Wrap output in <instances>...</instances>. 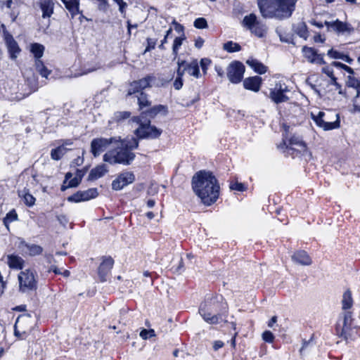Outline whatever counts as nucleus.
<instances>
[{"instance_id":"obj_1","label":"nucleus","mask_w":360,"mask_h":360,"mask_svg":"<svg viewBox=\"0 0 360 360\" xmlns=\"http://www.w3.org/2000/svg\"><path fill=\"white\" fill-rule=\"evenodd\" d=\"M192 188L201 202L210 205L219 197V186L217 179L210 172L200 171L192 178Z\"/></svg>"},{"instance_id":"obj_2","label":"nucleus","mask_w":360,"mask_h":360,"mask_svg":"<svg viewBox=\"0 0 360 360\" xmlns=\"http://www.w3.org/2000/svg\"><path fill=\"white\" fill-rule=\"evenodd\" d=\"M137 139L131 138L130 140H122L115 143L117 150H109L103 155V161L111 165L122 164L130 165L135 158V154L131 150L138 147Z\"/></svg>"},{"instance_id":"obj_3","label":"nucleus","mask_w":360,"mask_h":360,"mask_svg":"<svg viewBox=\"0 0 360 360\" xmlns=\"http://www.w3.org/2000/svg\"><path fill=\"white\" fill-rule=\"evenodd\" d=\"M264 18H287L291 16L297 0H257Z\"/></svg>"},{"instance_id":"obj_4","label":"nucleus","mask_w":360,"mask_h":360,"mask_svg":"<svg viewBox=\"0 0 360 360\" xmlns=\"http://www.w3.org/2000/svg\"><path fill=\"white\" fill-rule=\"evenodd\" d=\"M199 313L209 324H219L226 321L228 305L221 296H216L201 306Z\"/></svg>"},{"instance_id":"obj_5","label":"nucleus","mask_w":360,"mask_h":360,"mask_svg":"<svg viewBox=\"0 0 360 360\" xmlns=\"http://www.w3.org/2000/svg\"><path fill=\"white\" fill-rule=\"evenodd\" d=\"M353 314L351 311H342L339 316L336 323L337 333L347 340L352 336Z\"/></svg>"},{"instance_id":"obj_6","label":"nucleus","mask_w":360,"mask_h":360,"mask_svg":"<svg viewBox=\"0 0 360 360\" xmlns=\"http://www.w3.org/2000/svg\"><path fill=\"white\" fill-rule=\"evenodd\" d=\"M18 278L20 292L22 293H30L37 290V274L33 270L26 269L20 271Z\"/></svg>"},{"instance_id":"obj_7","label":"nucleus","mask_w":360,"mask_h":360,"mask_svg":"<svg viewBox=\"0 0 360 360\" xmlns=\"http://www.w3.org/2000/svg\"><path fill=\"white\" fill-rule=\"evenodd\" d=\"M120 141L119 136L106 138H96L91 142V152L96 158L99 156L110 144L115 145Z\"/></svg>"},{"instance_id":"obj_8","label":"nucleus","mask_w":360,"mask_h":360,"mask_svg":"<svg viewBox=\"0 0 360 360\" xmlns=\"http://www.w3.org/2000/svg\"><path fill=\"white\" fill-rule=\"evenodd\" d=\"M311 117L316 124L324 131H329L338 129L340 126L339 114L334 115V122H327L324 119V112L319 111L317 114L311 113Z\"/></svg>"},{"instance_id":"obj_9","label":"nucleus","mask_w":360,"mask_h":360,"mask_svg":"<svg viewBox=\"0 0 360 360\" xmlns=\"http://www.w3.org/2000/svg\"><path fill=\"white\" fill-rule=\"evenodd\" d=\"M161 130L150 124V121L141 122L139 127L135 130V134L139 139H155L160 136Z\"/></svg>"},{"instance_id":"obj_10","label":"nucleus","mask_w":360,"mask_h":360,"mask_svg":"<svg viewBox=\"0 0 360 360\" xmlns=\"http://www.w3.org/2000/svg\"><path fill=\"white\" fill-rule=\"evenodd\" d=\"M227 77L231 83L238 84L241 82L245 72L244 65L238 61L231 63L227 68Z\"/></svg>"},{"instance_id":"obj_11","label":"nucleus","mask_w":360,"mask_h":360,"mask_svg":"<svg viewBox=\"0 0 360 360\" xmlns=\"http://www.w3.org/2000/svg\"><path fill=\"white\" fill-rule=\"evenodd\" d=\"M324 25L327 27L328 32H334L337 34H350L354 32V28L350 24L338 19L333 21H325Z\"/></svg>"},{"instance_id":"obj_12","label":"nucleus","mask_w":360,"mask_h":360,"mask_svg":"<svg viewBox=\"0 0 360 360\" xmlns=\"http://www.w3.org/2000/svg\"><path fill=\"white\" fill-rule=\"evenodd\" d=\"M288 91V87L284 83L278 82L275 86L271 89L270 98L276 103L286 101L288 98L285 95V92Z\"/></svg>"},{"instance_id":"obj_13","label":"nucleus","mask_w":360,"mask_h":360,"mask_svg":"<svg viewBox=\"0 0 360 360\" xmlns=\"http://www.w3.org/2000/svg\"><path fill=\"white\" fill-rule=\"evenodd\" d=\"M98 195L97 188H92L86 191H77L75 194L69 196L68 200L69 202H79L82 201H87L91 199L95 198Z\"/></svg>"},{"instance_id":"obj_14","label":"nucleus","mask_w":360,"mask_h":360,"mask_svg":"<svg viewBox=\"0 0 360 360\" xmlns=\"http://www.w3.org/2000/svg\"><path fill=\"white\" fill-rule=\"evenodd\" d=\"M153 79V77L148 75L139 80L134 81L129 85L127 94L132 95L141 92L142 90L150 86V83Z\"/></svg>"},{"instance_id":"obj_15","label":"nucleus","mask_w":360,"mask_h":360,"mask_svg":"<svg viewBox=\"0 0 360 360\" xmlns=\"http://www.w3.org/2000/svg\"><path fill=\"white\" fill-rule=\"evenodd\" d=\"M135 180V176L132 172H123L118 176L112 183V189L119 191L124 186L133 183Z\"/></svg>"},{"instance_id":"obj_16","label":"nucleus","mask_w":360,"mask_h":360,"mask_svg":"<svg viewBox=\"0 0 360 360\" xmlns=\"http://www.w3.org/2000/svg\"><path fill=\"white\" fill-rule=\"evenodd\" d=\"M302 53L304 57L311 63L316 64H325L326 62L323 59L322 54H319L316 49L312 47L303 46Z\"/></svg>"},{"instance_id":"obj_17","label":"nucleus","mask_w":360,"mask_h":360,"mask_svg":"<svg viewBox=\"0 0 360 360\" xmlns=\"http://www.w3.org/2000/svg\"><path fill=\"white\" fill-rule=\"evenodd\" d=\"M114 260L110 257H105L103 259L98 270L101 281L104 282L107 280V276L112 268Z\"/></svg>"},{"instance_id":"obj_18","label":"nucleus","mask_w":360,"mask_h":360,"mask_svg":"<svg viewBox=\"0 0 360 360\" xmlns=\"http://www.w3.org/2000/svg\"><path fill=\"white\" fill-rule=\"evenodd\" d=\"M5 41L10 54V58L11 59H15L21 51L18 43L15 41L13 37L8 33H5Z\"/></svg>"},{"instance_id":"obj_19","label":"nucleus","mask_w":360,"mask_h":360,"mask_svg":"<svg viewBox=\"0 0 360 360\" xmlns=\"http://www.w3.org/2000/svg\"><path fill=\"white\" fill-rule=\"evenodd\" d=\"M18 247L22 254L30 256L40 255L43 250L41 246L34 244H28L25 241H21Z\"/></svg>"},{"instance_id":"obj_20","label":"nucleus","mask_w":360,"mask_h":360,"mask_svg":"<svg viewBox=\"0 0 360 360\" xmlns=\"http://www.w3.org/2000/svg\"><path fill=\"white\" fill-rule=\"evenodd\" d=\"M31 321V318L27 315L20 316L15 323V335H19L20 333H26L28 330L27 328H25V324L30 323Z\"/></svg>"},{"instance_id":"obj_21","label":"nucleus","mask_w":360,"mask_h":360,"mask_svg":"<svg viewBox=\"0 0 360 360\" xmlns=\"http://www.w3.org/2000/svg\"><path fill=\"white\" fill-rule=\"evenodd\" d=\"M262 84V78L259 76H255L246 78L243 81V86L246 89L253 91H258Z\"/></svg>"},{"instance_id":"obj_22","label":"nucleus","mask_w":360,"mask_h":360,"mask_svg":"<svg viewBox=\"0 0 360 360\" xmlns=\"http://www.w3.org/2000/svg\"><path fill=\"white\" fill-rule=\"evenodd\" d=\"M39 5L42 11L43 18H50L53 13L54 3L52 0H41Z\"/></svg>"},{"instance_id":"obj_23","label":"nucleus","mask_w":360,"mask_h":360,"mask_svg":"<svg viewBox=\"0 0 360 360\" xmlns=\"http://www.w3.org/2000/svg\"><path fill=\"white\" fill-rule=\"evenodd\" d=\"M84 174V172L77 169L75 176L72 178V174L68 172L65 176L64 184H66L68 181H69L68 187H76L80 184Z\"/></svg>"},{"instance_id":"obj_24","label":"nucleus","mask_w":360,"mask_h":360,"mask_svg":"<svg viewBox=\"0 0 360 360\" xmlns=\"http://www.w3.org/2000/svg\"><path fill=\"white\" fill-rule=\"evenodd\" d=\"M294 262L301 265L309 266L311 264V259L305 251H297L292 255Z\"/></svg>"},{"instance_id":"obj_25","label":"nucleus","mask_w":360,"mask_h":360,"mask_svg":"<svg viewBox=\"0 0 360 360\" xmlns=\"http://www.w3.org/2000/svg\"><path fill=\"white\" fill-rule=\"evenodd\" d=\"M307 151V146L304 143H298L297 146H286L284 153L287 155H291L293 158L301 154H304Z\"/></svg>"},{"instance_id":"obj_26","label":"nucleus","mask_w":360,"mask_h":360,"mask_svg":"<svg viewBox=\"0 0 360 360\" xmlns=\"http://www.w3.org/2000/svg\"><path fill=\"white\" fill-rule=\"evenodd\" d=\"M307 151V146L304 143H298L297 146H286L284 153L287 155H291L293 158L301 154H304Z\"/></svg>"},{"instance_id":"obj_27","label":"nucleus","mask_w":360,"mask_h":360,"mask_svg":"<svg viewBox=\"0 0 360 360\" xmlns=\"http://www.w3.org/2000/svg\"><path fill=\"white\" fill-rule=\"evenodd\" d=\"M7 264L8 266L13 269H22L25 261L22 258L15 255H8L7 256Z\"/></svg>"},{"instance_id":"obj_28","label":"nucleus","mask_w":360,"mask_h":360,"mask_svg":"<svg viewBox=\"0 0 360 360\" xmlns=\"http://www.w3.org/2000/svg\"><path fill=\"white\" fill-rule=\"evenodd\" d=\"M19 197L23 200L27 207H32L35 205L36 198L30 193L29 190L24 188L18 191Z\"/></svg>"},{"instance_id":"obj_29","label":"nucleus","mask_w":360,"mask_h":360,"mask_svg":"<svg viewBox=\"0 0 360 360\" xmlns=\"http://www.w3.org/2000/svg\"><path fill=\"white\" fill-rule=\"evenodd\" d=\"M108 169L105 165H100L92 169L89 174L88 179L90 181L96 180L103 176Z\"/></svg>"},{"instance_id":"obj_30","label":"nucleus","mask_w":360,"mask_h":360,"mask_svg":"<svg viewBox=\"0 0 360 360\" xmlns=\"http://www.w3.org/2000/svg\"><path fill=\"white\" fill-rule=\"evenodd\" d=\"M72 17L79 13V0H61Z\"/></svg>"},{"instance_id":"obj_31","label":"nucleus","mask_w":360,"mask_h":360,"mask_svg":"<svg viewBox=\"0 0 360 360\" xmlns=\"http://www.w3.org/2000/svg\"><path fill=\"white\" fill-rule=\"evenodd\" d=\"M353 298L352 295V292L349 290H347L343 295L342 299V311H350V309L353 306Z\"/></svg>"},{"instance_id":"obj_32","label":"nucleus","mask_w":360,"mask_h":360,"mask_svg":"<svg viewBox=\"0 0 360 360\" xmlns=\"http://www.w3.org/2000/svg\"><path fill=\"white\" fill-rule=\"evenodd\" d=\"M246 63L254 70L255 72L262 75L267 71V68L262 63L254 58H250Z\"/></svg>"},{"instance_id":"obj_33","label":"nucleus","mask_w":360,"mask_h":360,"mask_svg":"<svg viewBox=\"0 0 360 360\" xmlns=\"http://www.w3.org/2000/svg\"><path fill=\"white\" fill-rule=\"evenodd\" d=\"M186 72L191 76L199 78L200 77V72L199 69V65L197 60H193L191 63L186 64Z\"/></svg>"},{"instance_id":"obj_34","label":"nucleus","mask_w":360,"mask_h":360,"mask_svg":"<svg viewBox=\"0 0 360 360\" xmlns=\"http://www.w3.org/2000/svg\"><path fill=\"white\" fill-rule=\"evenodd\" d=\"M295 32L300 37L307 39L309 37V32L307 27L304 22H300L294 27Z\"/></svg>"},{"instance_id":"obj_35","label":"nucleus","mask_w":360,"mask_h":360,"mask_svg":"<svg viewBox=\"0 0 360 360\" xmlns=\"http://www.w3.org/2000/svg\"><path fill=\"white\" fill-rule=\"evenodd\" d=\"M30 51L33 53L36 60H39L43 56L44 46L38 43L32 44L30 46Z\"/></svg>"},{"instance_id":"obj_36","label":"nucleus","mask_w":360,"mask_h":360,"mask_svg":"<svg viewBox=\"0 0 360 360\" xmlns=\"http://www.w3.org/2000/svg\"><path fill=\"white\" fill-rule=\"evenodd\" d=\"M68 148L64 146H59L51 151V157L54 160H59L67 152Z\"/></svg>"},{"instance_id":"obj_37","label":"nucleus","mask_w":360,"mask_h":360,"mask_svg":"<svg viewBox=\"0 0 360 360\" xmlns=\"http://www.w3.org/2000/svg\"><path fill=\"white\" fill-rule=\"evenodd\" d=\"M257 17L255 14L251 13L249 15L245 16L243 24L245 27H246L248 30H251L257 22Z\"/></svg>"},{"instance_id":"obj_38","label":"nucleus","mask_w":360,"mask_h":360,"mask_svg":"<svg viewBox=\"0 0 360 360\" xmlns=\"http://www.w3.org/2000/svg\"><path fill=\"white\" fill-rule=\"evenodd\" d=\"M35 67L37 71L44 77L47 78L50 74V71L46 68V67L44 65L43 62L39 60H35Z\"/></svg>"},{"instance_id":"obj_39","label":"nucleus","mask_w":360,"mask_h":360,"mask_svg":"<svg viewBox=\"0 0 360 360\" xmlns=\"http://www.w3.org/2000/svg\"><path fill=\"white\" fill-rule=\"evenodd\" d=\"M162 110H164V111L166 110L165 106H164L162 105H155V106L150 108L149 110H146V112H143L142 115H146V116H149L150 117H153Z\"/></svg>"},{"instance_id":"obj_40","label":"nucleus","mask_w":360,"mask_h":360,"mask_svg":"<svg viewBox=\"0 0 360 360\" xmlns=\"http://www.w3.org/2000/svg\"><path fill=\"white\" fill-rule=\"evenodd\" d=\"M255 35L262 37L266 32V27L264 24L257 21L255 25L250 30Z\"/></svg>"},{"instance_id":"obj_41","label":"nucleus","mask_w":360,"mask_h":360,"mask_svg":"<svg viewBox=\"0 0 360 360\" xmlns=\"http://www.w3.org/2000/svg\"><path fill=\"white\" fill-rule=\"evenodd\" d=\"M184 37H176L174 40V43L172 45V53L174 56V58H176L178 56L179 50L183 44V41L185 40Z\"/></svg>"},{"instance_id":"obj_42","label":"nucleus","mask_w":360,"mask_h":360,"mask_svg":"<svg viewBox=\"0 0 360 360\" xmlns=\"http://www.w3.org/2000/svg\"><path fill=\"white\" fill-rule=\"evenodd\" d=\"M223 49L229 53H233L239 51L241 47L238 44L229 41L224 44Z\"/></svg>"},{"instance_id":"obj_43","label":"nucleus","mask_w":360,"mask_h":360,"mask_svg":"<svg viewBox=\"0 0 360 360\" xmlns=\"http://www.w3.org/2000/svg\"><path fill=\"white\" fill-rule=\"evenodd\" d=\"M138 104L140 110H142L145 107H148L150 105L151 103L148 98V96L141 92L140 95L138 96Z\"/></svg>"},{"instance_id":"obj_44","label":"nucleus","mask_w":360,"mask_h":360,"mask_svg":"<svg viewBox=\"0 0 360 360\" xmlns=\"http://www.w3.org/2000/svg\"><path fill=\"white\" fill-rule=\"evenodd\" d=\"M18 219V214L15 210H11L6 214V216L4 219V224L8 228V224Z\"/></svg>"},{"instance_id":"obj_45","label":"nucleus","mask_w":360,"mask_h":360,"mask_svg":"<svg viewBox=\"0 0 360 360\" xmlns=\"http://www.w3.org/2000/svg\"><path fill=\"white\" fill-rule=\"evenodd\" d=\"M304 143L299 137L297 136H292L290 138V139L288 141V144L286 143L285 141H283L281 144L278 146V148L283 149H285L286 146H297L298 143Z\"/></svg>"},{"instance_id":"obj_46","label":"nucleus","mask_w":360,"mask_h":360,"mask_svg":"<svg viewBox=\"0 0 360 360\" xmlns=\"http://www.w3.org/2000/svg\"><path fill=\"white\" fill-rule=\"evenodd\" d=\"M186 61L178 60L177 65L178 69L176 70V77L182 78L185 72L186 71Z\"/></svg>"},{"instance_id":"obj_47","label":"nucleus","mask_w":360,"mask_h":360,"mask_svg":"<svg viewBox=\"0 0 360 360\" xmlns=\"http://www.w3.org/2000/svg\"><path fill=\"white\" fill-rule=\"evenodd\" d=\"M331 66H334L335 68H340V69H343L345 70L346 72H347L348 73L352 75L354 74V70L352 68H351L350 67L340 63V62H333L331 64H330Z\"/></svg>"},{"instance_id":"obj_48","label":"nucleus","mask_w":360,"mask_h":360,"mask_svg":"<svg viewBox=\"0 0 360 360\" xmlns=\"http://www.w3.org/2000/svg\"><path fill=\"white\" fill-rule=\"evenodd\" d=\"M327 55L330 58L342 59L344 53L333 49H330V50L328 51Z\"/></svg>"},{"instance_id":"obj_49","label":"nucleus","mask_w":360,"mask_h":360,"mask_svg":"<svg viewBox=\"0 0 360 360\" xmlns=\"http://www.w3.org/2000/svg\"><path fill=\"white\" fill-rule=\"evenodd\" d=\"M155 335V331L153 329L147 330L143 329L140 333V336L143 340H147L150 338L154 337Z\"/></svg>"},{"instance_id":"obj_50","label":"nucleus","mask_w":360,"mask_h":360,"mask_svg":"<svg viewBox=\"0 0 360 360\" xmlns=\"http://www.w3.org/2000/svg\"><path fill=\"white\" fill-rule=\"evenodd\" d=\"M194 26L198 29H203L207 26V23L205 18H198L194 21Z\"/></svg>"},{"instance_id":"obj_51","label":"nucleus","mask_w":360,"mask_h":360,"mask_svg":"<svg viewBox=\"0 0 360 360\" xmlns=\"http://www.w3.org/2000/svg\"><path fill=\"white\" fill-rule=\"evenodd\" d=\"M262 339L266 342L272 343L274 340V335L271 331L266 330L262 333Z\"/></svg>"},{"instance_id":"obj_52","label":"nucleus","mask_w":360,"mask_h":360,"mask_svg":"<svg viewBox=\"0 0 360 360\" xmlns=\"http://www.w3.org/2000/svg\"><path fill=\"white\" fill-rule=\"evenodd\" d=\"M200 64L203 73L206 74L208 66L211 64V60L209 58H204L200 60Z\"/></svg>"},{"instance_id":"obj_53","label":"nucleus","mask_w":360,"mask_h":360,"mask_svg":"<svg viewBox=\"0 0 360 360\" xmlns=\"http://www.w3.org/2000/svg\"><path fill=\"white\" fill-rule=\"evenodd\" d=\"M230 188L231 190H236V191H243L245 190V186L241 183L236 182V183H232V184H230Z\"/></svg>"},{"instance_id":"obj_54","label":"nucleus","mask_w":360,"mask_h":360,"mask_svg":"<svg viewBox=\"0 0 360 360\" xmlns=\"http://www.w3.org/2000/svg\"><path fill=\"white\" fill-rule=\"evenodd\" d=\"M337 113H334L331 111H328L327 112H324V119L326 120V122H334L335 117L334 115H336Z\"/></svg>"},{"instance_id":"obj_55","label":"nucleus","mask_w":360,"mask_h":360,"mask_svg":"<svg viewBox=\"0 0 360 360\" xmlns=\"http://www.w3.org/2000/svg\"><path fill=\"white\" fill-rule=\"evenodd\" d=\"M322 72L326 74L328 77L331 78L334 75L333 70L331 66H326L322 68Z\"/></svg>"},{"instance_id":"obj_56","label":"nucleus","mask_w":360,"mask_h":360,"mask_svg":"<svg viewBox=\"0 0 360 360\" xmlns=\"http://www.w3.org/2000/svg\"><path fill=\"white\" fill-rule=\"evenodd\" d=\"M130 113L129 112H118L115 114V118L117 120H124L129 117Z\"/></svg>"},{"instance_id":"obj_57","label":"nucleus","mask_w":360,"mask_h":360,"mask_svg":"<svg viewBox=\"0 0 360 360\" xmlns=\"http://www.w3.org/2000/svg\"><path fill=\"white\" fill-rule=\"evenodd\" d=\"M174 87L176 90H179L183 86V80L182 78L180 77H176L175 80L174 81Z\"/></svg>"},{"instance_id":"obj_58","label":"nucleus","mask_w":360,"mask_h":360,"mask_svg":"<svg viewBox=\"0 0 360 360\" xmlns=\"http://www.w3.org/2000/svg\"><path fill=\"white\" fill-rule=\"evenodd\" d=\"M330 84L334 85L339 93H341V85L337 82V78L335 76L330 78Z\"/></svg>"},{"instance_id":"obj_59","label":"nucleus","mask_w":360,"mask_h":360,"mask_svg":"<svg viewBox=\"0 0 360 360\" xmlns=\"http://www.w3.org/2000/svg\"><path fill=\"white\" fill-rule=\"evenodd\" d=\"M99 1L98 8L101 11H106L108 8V2L106 0H98Z\"/></svg>"},{"instance_id":"obj_60","label":"nucleus","mask_w":360,"mask_h":360,"mask_svg":"<svg viewBox=\"0 0 360 360\" xmlns=\"http://www.w3.org/2000/svg\"><path fill=\"white\" fill-rule=\"evenodd\" d=\"M348 83L349 86H352L355 88V86H357V84H360V82L357 79H354V77L349 76L348 77Z\"/></svg>"},{"instance_id":"obj_61","label":"nucleus","mask_w":360,"mask_h":360,"mask_svg":"<svg viewBox=\"0 0 360 360\" xmlns=\"http://www.w3.org/2000/svg\"><path fill=\"white\" fill-rule=\"evenodd\" d=\"M156 44V41L153 39H148V46L146 49V51H149L151 49H154Z\"/></svg>"},{"instance_id":"obj_62","label":"nucleus","mask_w":360,"mask_h":360,"mask_svg":"<svg viewBox=\"0 0 360 360\" xmlns=\"http://www.w3.org/2000/svg\"><path fill=\"white\" fill-rule=\"evenodd\" d=\"M117 4L119 5V10L121 12L122 14L124 15L125 14V8L127 7V4L125 2L122 1H120L119 3H117Z\"/></svg>"},{"instance_id":"obj_63","label":"nucleus","mask_w":360,"mask_h":360,"mask_svg":"<svg viewBox=\"0 0 360 360\" xmlns=\"http://www.w3.org/2000/svg\"><path fill=\"white\" fill-rule=\"evenodd\" d=\"M204 44V40L201 37H198L195 41V46L198 49H200Z\"/></svg>"},{"instance_id":"obj_64","label":"nucleus","mask_w":360,"mask_h":360,"mask_svg":"<svg viewBox=\"0 0 360 360\" xmlns=\"http://www.w3.org/2000/svg\"><path fill=\"white\" fill-rule=\"evenodd\" d=\"M314 42H321L323 43L325 41V38L323 37L320 34H317L314 37Z\"/></svg>"}]
</instances>
